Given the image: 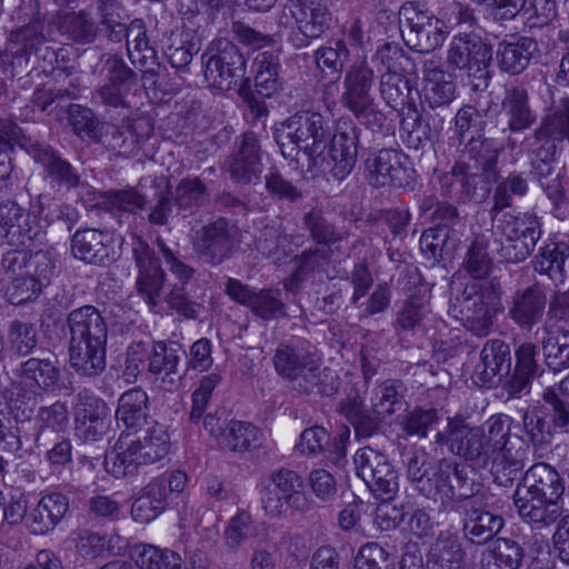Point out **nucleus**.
<instances>
[{
	"mask_svg": "<svg viewBox=\"0 0 569 569\" xmlns=\"http://www.w3.org/2000/svg\"><path fill=\"white\" fill-rule=\"evenodd\" d=\"M546 303L543 290L533 284L515 295L509 315L521 329L531 330L542 319Z\"/></svg>",
	"mask_w": 569,
	"mask_h": 569,
	"instance_id": "obj_35",
	"label": "nucleus"
},
{
	"mask_svg": "<svg viewBox=\"0 0 569 569\" xmlns=\"http://www.w3.org/2000/svg\"><path fill=\"white\" fill-rule=\"evenodd\" d=\"M134 561L140 569H182L178 553L151 545L137 548Z\"/></svg>",
	"mask_w": 569,
	"mask_h": 569,
	"instance_id": "obj_58",
	"label": "nucleus"
},
{
	"mask_svg": "<svg viewBox=\"0 0 569 569\" xmlns=\"http://www.w3.org/2000/svg\"><path fill=\"white\" fill-rule=\"evenodd\" d=\"M491 48L475 29L459 31L451 39L446 62L452 70L463 71L468 77L488 79Z\"/></svg>",
	"mask_w": 569,
	"mask_h": 569,
	"instance_id": "obj_9",
	"label": "nucleus"
},
{
	"mask_svg": "<svg viewBox=\"0 0 569 569\" xmlns=\"http://www.w3.org/2000/svg\"><path fill=\"white\" fill-rule=\"evenodd\" d=\"M376 74L366 59L356 60L346 70L343 77V92L341 103L347 109L356 104L372 100V89Z\"/></svg>",
	"mask_w": 569,
	"mask_h": 569,
	"instance_id": "obj_29",
	"label": "nucleus"
},
{
	"mask_svg": "<svg viewBox=\"0 0 569 569\" xmlns=\"http://www.w3.org/2000/svg\"><path fill=\"white\" fill-rule=\"evenodd\" d=\"M37 391L22 381H11L2 389L3 406L17 425H29L38 405Z\"/></svg>",
	"mask_w": 569,
	"mask_h": 569,
	"instance_id": "obj_40",
	"label": "nucleus"
},
{
	"mask_svg": "<svg viewBox=\"0 0 569 569\" xmlns=\"http://www.w3.org/2000/svg\"><path fill=\"white\" fill-rule=\"evenodd\" d=\"M500 416L490 417L481 426H470L460 416L448 417L447 425L435 436V443L477 468H488L493 460V446L498 441Z\"/></svg>",
	"mask_w": 569,
	"mask_h": 569,
	"instance_id": "obj_3",
	"label": "nucleus"
},
{
	"mask_svg": "<svg viewBox=\"0 0 569 569\" xmlns=\"http://www.w3.org/2000/svg\"><path fill=\"white\" fill-rule=\"evenodd\" d=\"M353 462L357 476L377 498L389 500L398 492V472L385 453L366 446L357 450Z\"/></svg>",
	"mask_w": 569,
	"mask_h": 569,
	"instance_id": "obj_10",
	"label": "nucleus"
},
{
	"mask_svg": "<svg viewBox=\"0 0 569 569\" xmlns=\"http://www.w3.org/2000/svg\"><path fill=\"white\" fill-rule=\"evenodd\" d=\"M368 182L376 187L395 186L398 188L408 183L409 174L402 163V156L393 149H381L370 154L366 160Z\"/></svg>",
	"mask_w": 569,
	"mask_h": 569,
	"instance_id": "obj_22",
	"label": "nucleus"
},
{
	"mask_svg": "<svg viewBox=\"0 0 569 569\" xmlns=\"http://www.w3.org/2000/svg\"><path fill=\"white\" fill-rule=\"evenodd\" d=\"M405 392L406 387L400 380H387L377 388L373 408L388 416L405 411Z\"/></svg>",
	"mask_w": 569,
	"mask_h": 569,
	"instance_id": "obj_59",
	"label": "nucleus"
},
{
	"mask_svg": "<svg viewBox=\"0 0 569 569\" xmlns=\"http://www.w3.org/2000/svg\"><path fill=\"white\" fill-rule=\"evenodd\" d=\"M73 420L78 439L83 442H98L110 429V409L102 399L81 391L73 398Z\"/></svg>",
	"mask_w": 569,
	"mask_h": 569,
	"instance_id": "obj_14",
	"label": "nucleus"
},
{
	"mask_svg": "<svg viewBox=\"0 0 569 569\" xmlns=\"http://www.w3.org/2000/svg\"><path fill=\"white\" fill-rule=\"evenodd\" d=\"M67 405L60 401L51 406L40 407L34 418L37 431L31 437L38 449L48 448V438L50 435H58L68 423Z\"/></svg>",
	"mask_w": 569,
	"mask_h": 569,
	"instance_id": "obj_45",
	"label": "nucleus"
},
{
	"mask_svg": "<svg viewBox=\"0 0 569 569\" xmlns=\"http://www.w3.org/2000/svg\"><path fill=\"white\" fill-rule=\"evenodd\" d=\"M16 375L26 386L43 392L59 388L61 371L57 357L50 351H41L20 362Z\"/></svg>",
	"mask_w": 569,
	"mask_h": 569,
	"instance_id": "obj_17",
	"label": "nucleus"
},
{
	"mask_svg": "<svg viewBox=\"0 0 569 569\" xmlns=\"http://www.w3.org/2000/svg\"><path fill=\"white\" fill-rule=\"evenodd\" d=\"M58 28L62 34L80 43L92 42L97 29L94 22L84 12H71L59 16Z\"/></svg>",
	"mask_w": 569,
	"mask_h": 569,
	"instance_id": "obj_60",
	"label": "nucleus"
},
{
	"mask_svg": "<svg viewBox=\"0 0 569 569\" xmlns=\"http://www.w3.org/2000/svg\"><path fill=\"white\" fill-rule=\"evenodd\" d=\"M291 14L298 30L307 39L319 38L329 27L331 20V13L327 6L319 1L295 3Z\"/></svg>",
	"mask_w": 569,
	"mask_h": 569,
	"instance_id": "obj_42",
	"label": "nucleus"
},
{
	"mask_svg": "<svg viewBox=\"0 0 569 569\" xmlns=\"http://www.w3.org/2000/svg\"><path fill=\"white\" fill-rule=\"evenodd\" d=\"M563 492L565 483L559 472L546 462H538L525 472L513 495L562 500Z\"/></svg>",
	"mask_w": 569,
	"mask_h": 569,
	"instance_id": "obj_20",
	"label": "nucleus"
},
{
	"mask_svg": "<svg viewBox=\"0 0 569 569\" xmlns=\"http://www.w3.org/2000/svg\"><path fill=\"white\" fill-rule=\"evenodd\" d=\"M237 236L238 230L233 226H229L224 219H218L197 232V242L202 249H230L238 243Z\"/></svg>",
	"mask_w": 569,
	"mask_h": 569,
	"instance_id": "obj_56",
	"label": "nucleus"
},
{
	"mask_svg": "<svg viewBox=\"0 0 569 569\" xmlns=\"http://www.w3.org/2000/svg\"><path fill=\"white\" fill-rule=\"evenodd\" d=\"M503 526L505 520L500 515L492 513L473 502L465 505L462 532L469 542L478 546L492 542Z\"/></svg>",
	"mask_w": 569,
	"mask_h": 569,
	"instance_id": "obj_24",
	"label": "nucleus"
},
{
	"mask_svg": "<svg viewBox=\"0 0 569 569\" xmlns=\"http://www.w3.org/2000/svg\"><path fill=\"white\" fill-rule=\"evenodd\" d=\"M353 569H396V561L380 545L368 542L358 550Z\"/></svg>",
	"mask_w": 569,
	"mask_h": 569,
	"instance_id": "obj_64",
	"label": "nucleus"
},
{
	"mask_svg": "<svg viewBox=\"0 0 569 569\" xmlns=\"http://www.w3.org/2000/svg\"><path fill=\"white\" fill-rule=\"evenodd\" d=\"M481 362L477 369L479 379L489 388L508 379L511 372V351L508 343L500 339L488 340L480 353Z\"/></svg>",
	"mask_w": 569,
	"mask_h": 569,
	"instance_id": "obj_25",
	"label": "nucleus"
},
{
	"mask_svg": "<svg viewBox=\"0 0 569 569\" xmlns=\"http://www.w3.org/2000/svg\"><path fill=\"white\" fill-rule=\"evenodd\" d=\"M162 252L169 271L177 278V282L171 284L170 292L167 296V303L180 316L194 320L198 317L200 305L191 300L187 292V284L193 278L194 270L178 260L172 251Z\"/></svg>",
	"mask_w": 569,
	"mask_h": 569,
	"instance_id": "obj_23",
	"label": "nucleus"
},
{
	"mask_svg": "<svg viewBox=\"0 0 569 569\" xmlns=\"http://www.w3.org/2000/svg\"><path fill=\"white\" fill-rule=\"evenodd\" d=\"M531 138V157L556 160L569 143V97L560 98L545 110Z\"/></svg>",
	"mask_w": 569,
	"mask_h": 569,
	"instance_id": "obj_6",
	"label": "nucleus"
},
{
	"mask_svg": "<svg viewBox=\"0 0 569 569\" xmlns=\"http://www.w3.org/2000/svg\"><path fill=\"white\" fill-rule=\"evenodd\" d=\"M69 328V363L81 377L100 376L107 366V323L93 306L72 310L67 318Z\"/></svg>",
	"mask_w": 569,
	"mask_h": 569,
	"instance_id": "obj_1",
	"label": "nucleus"
},
{
	"mask_svg": "<svg viewBox=\"0 0 569 569\" xmlns=\"http://www.w3.org/2000/svg\"><path fill=\"white\" fill-rule=\"evenodd\" d=\"M68 120L73 132L81 139H89L93 142L101 140L103 126L91 109L73 104L69 109Z\"/></svg>",
	"mask_w": 569,
	"mask_h": 569,
	"instance_id": "obj_62",
	"label": "nucleus"
},
{
	"mask_svg": "<svg viewBox=\"0 0 569 569\" xmlns=\"http://www.w3.org/2000/svg\"><path fill=\"white\" fill-rule=\"evenodd\" d=\"M148 412L149 397L140 387L124 391L118 399L116 417L128 429L138 428L143 425Z\"/></svg>",
	"mask_w": 569,
	"mask_h": 569,
	"instance_id": "obj_46",
	"label": "nucleus"
},
{
	"mask_svg": "<svg viewBox=\"0 0 569 569\" xmlns=\"http://www.w3.org/2000/svg\"><path fill=\"white\" fill-rule=\"evenodd\" d=\"M261 432L250 422L230 420L219 446L233 452H243L261 446Z\"/></svg>",
	"mask_w": 569,
	"mask_h": 569,
	"instance_id": "obj_50",
	"label": "nucleus"
},
{
	"mask_svg": "<svg viewBox=\"0 0 569 569\" xmlns=\"http://www.w3.org/2000/svg\"><path fill=\"white\" fill-rule=\"evenodd\" d=\"M536 356L537 346L532 342H523L516 349V365L505 382V389L509 397L519 398L521 395L530 392L532 381L539 371Z\"/></svg>",
	"mask_w": 569,
	"mask_h": 569,
	"instance_id": "obj_28",
	"label": "nucleus"
},
{
	"mask_svg": "<svg viewBox=\"0 0 569 569\" xmlns=\"http://www.w3.org/2000/svg\"><path fill=\"white\" fill-rule=\"evenodd\" d=\"M539 53L538 42L533 38L520 37L515 41L503 40L498 43L497 61L502 72L517 76L523 72Z\"/></svg>",
	"mask_w": 569,
	"mask_h": 569,
	"instance_id": "obj_31",
	"label": "nucleus"
},
{
	"mask_svg": "<svg viewBox=\"0 0 569 569\" xmlns=\"http://www.w3.org/2000/svg\"><path fill=\"white\" fill-rule=\"evenodd\" d=\"M461 315L463 326L468 331L477 337L489 335L492 326V317L489 305L483 300V296H468L461 303Z\"/></svg>",
	"mask_w": 569,
	"mask_h": 569,
	"instance_id": "obj_52",
	"label": "nucleus"
},
{
	"mask_svg": "<svg viewBox=\"0 0 569 569\" xmlns=\"http://www.w3.org/2000/svg\"><path fill=\"white\" fill-rule=\"evenodd\" d=\"M526 442L532 445L535 450L547 448L557 433L548 420V413L541 408L526 409L521 416Z\"/></svg>",
	"mask_w": 569,
	"mask_h": 569,
	"instance_id": "obj_49",
	"label": "nucleus"
},
{
	"mask_svg": "<svg viewBox=\"0 0 569 569\" xmlns=\"http://www.w3.org/2000/svg\"><path fill=\"white\" fill-rule=\"evenodd\" d=\"M527 179L518 172L509 173L501 180L493 192L492 207L489 210L492 220L498 219V216L507 208L512 207L513 197H523L528 192Z\"/></svg>",
	"mask_w": 569,
	"mask_h": 569,
	"instance_id": "obj_55",
	"label": "nucleus"
},
{
	"mask_svg": "<svg viewBox=\"0 0 569 569\" xmlns=\"http://www.w3.org/2000/svg\"><path fill=\"white\" fill-rule=\"evenodd\" d=\"M329 136V122L320 112L300 111L281 123L276 131V141L286 159H296L299 152L308 157V167L323 160Z\"/></svg>",
	"mask_w": 569,
	"mask_h": 569,
	"instance_id": "obj_4",
	"label": "nucleus"
},
{
	"mask_svg": "<svg viewBox=\"0 0 569 569\" xmlns=\"http://www.w3.org/2000/svg\"><path fill=\"white\" fill-rule=\"evenodd\" d=\"M338 412L352 425L357 439H369L381 431V412L376 408L366 409L358 395L341 400Z\"/></svg>",
	"mask_w": 569,
	"mask_h": 569,
	"instance_id": "obj_36",
	"label": "nucleus"
},
{
	"mask_svg": "<svg viewBox=\"0 0 569 569\" xmlns=\"http://www.w3.org/2000/svg\"><path fill=\"white\" fill-rule=\"evenodd\" d=\"M33 159L43 168L46 177L50 179L53 186L67 190L79 186L80 174L77 169L63 159L58 151L51 148H40L34 150Z\"/></svg>",
	"mask_w": 569,
	"mask_h": 569,
	"instance_id": "obj_37",
	"label": "nucleus"
},
{
	"mask_svg": "<svg viewBox=\"0 0 569 569\" xmlns=\"http://www.w3.org/2000/svg\"><path fill=\"white\" fill-rule=\"evenodd\" d=\"M226 170L237 183L249 184L262 172L260 146L253 132H244L234 141V149L227 158Z\"/></svg>",
	"mask_w": 569,
	"mask_h": 569,
	"instance_id": "obj_16",
	"label": "nucleus"
},
{
	"mask_svg": "<svg viewBox=\"0 0 569 569\" xmlns=\"http://www.w3.org/2000/svg\"><path fill=\"white\" fill-rule=\"evenodd\" d=\"M348 56L349 49L341 39H337L328 46L320 47L313 54L318 69L336 78L341 76Z\"/></svg>",
	"mask_w": 569,
	"mask_h": 569,
	"instance_id": "obj_61",
	"label": "nucleus"
},
{
	"mask_svg": "<svg viewBox=\"0 0 569 569\" xmlns=\"http://www.w3.org/2000/svg\"><path fill=\"white\" fill-rule=\"evenodd\" d=\"M273 366L277 373L290 381L299 393L331 397L339 390L338 373L330 368H321L320 359L303 342L280 343L273 356Z\"/></svg>",
	"mask_w": 569,
	"mask_h": 569,
	"instance_id": "obj_2",
	"label": "nucleus"
},
{
	"mask_svg": "<svg viewBox=\"0 0 569 569\" xmlns=\"http://www.w3.org/2000/svg\"><path fill=\"white\" fill-rule=\"evenodd\" d=\"M546 365L553 371L569 367V329L543 326L536 332Z\"/></svg>",
	"mask_w": 569,
	"mask_h": 569,
	"instance_id": "obj_39",
	"label": "nucleus"
},
{
	"mask_svg": "<svg viewBox=\"0 0 569 569\" xmlns=\"http://www.w3.org/2000/svg\"><path fill=\"white\" fill-rule=\"evenodd\" d=\"M423 97L430 108L449 106L456 99V83L433 60L423 63Z\"/></svg>",
	"mask_w": 569,
	"mask_h": 569,
	"instance_id": "obj_34",
	"label": "nucleus"
},
{
	"mask_svg": "<svg viewBox=\"0 0 569 569\" xmlns=\"http://www.w3.org/2000/svg\"><path fill=\"white\" fill-rule=\"evenodd\" d=\"M39 335L36 323L14 319L7 329V346L11 356L27 358L37 353Z\"/></svg>",
	"mask_w": 569,
	"mask_h": 569,
	"instance_id": "obj_47",
	"label": "nucleus"
},
{
	"mask_svg": "<svg viewBox=\"0 0 569 569\" xmlns=\"http://www.w3.org/2000/svg\"><path fill=\"white\" fill-rule=\"evenodd\" d=\"M499 173L487 176L471 167L465 160L457 161L449 172L440 179L441 193L447 197H456L461 201H485L491 192V187L499 179Z\"/></svg>",
	"mask_w": 569,
	"mask_h": 569,
	"instance_id": "obj_11",
	"label": "nucleus"
},
{
	"mask_svg": "<svg viewBox=\"0 0 569 569\" xmlns=\"http://www.w3.org/2000/svg\"><path fill=\"white\" fill-rule=\"evenodd\" d=\"M103 70L107 72V82L96 89L94 98L108 107H126L124 98L129 90L128 82L133 78L134 72L126 64L122 58L117 56L107 59Z\"/></svg>",
	"mask_w": 569,
	"mask_h": 569,
	"instance_id": "obj_26",
	"label": "nucleus"
},
{
	"mask_svg": "<svg viewBox=\"0 0 569 569\" xmlns=\"http://www.w3.org/2000/svg\"><path fill=\"white\" fill-rule=\"evenodd\" d=\"M134 259L139 268L137 290L149 306L156 307L166 280L160 258L154 251H134Z\"/></svg>",
	"mask_w": 569,
	"mask_h": 569,
	"instance_id": "obj_30",
	"label": "nucleus"
},
{
	"mask_svg": "<svg viewBox=\"0 0 569 569\" xmlns=\"http://www.w3.org/2000/svg\"><path fill=\"white\" fill-rule=\"evenodd\" d=\"M147 201L136 189L109 190L100 193L98 206L112 213L133 212L143 209Z\"/></svg>",
	"mask_w": 569,
	"mask_h": 569,
	"instance_id": "obj_57",
	"label": "nucleus"
},
{
	"mask_svg": "<svg viewBox=\"0 0 569 569\" xmlns=\"http://www.w3.org/2000/svg\"><path fill=\"white\" fill-rule=\"evenodd\" d=\"M379 93L388 107L395 110L402 107L400 130L407 132L409 139L416 142V148L432 139L430 126L422 121L417 103L420 94L411 79L395 72H383L379 78Z\"/></svg>",
	"mask_w": 569,
	"mask_h": 569,
	"instance_id": "obj_5",
	"label": "nucleus"
},
{
	"mask_svg": "<svg viewBox=\"0 0 569 569\" xmlns=\"http://www.w3.org/2000/svg\"><path fill=\"white\" fill-rule=\"evenodd\" d=\"M253 66L257 93L261 97H271L279 89V57L272 51H263L254 58Z\"/></svg>",
	"mask_w": 569,
	"mask_h": 569,
	"instance_id": "obj_54",
	"label": "nucleus"
},
{
	"mask_svg": "<svg viewBox=\"0 0 569 569\" xmlns=\"http://www.w3.org/2000/svg\"><path fill=\"white\" fill-rule=\"evenodd\" d=\"M399 14L402 39L409 48L427 53L445 42L448 28L432 12L420 9L415 2H407Z\"/></svg>",
	"mask_w": 569,
	"mask_h": 569,
	"instance_id": "obj_7",
	"label": "nucleus"
},
{
	"mask_svg": "<svg viewBox=\"0 0 569 569\" xmlns=\"http://www.w3.org/2000/svg\"><path fill=\"white\" fill-rule=\"evenodd\" d=\"M461 146V157L468 160L471 167L486 171L489 177L493 173L500 174L498 159L501 147L493 139L483 134L470 136Z\"/></svg>",
	"mask_w": 569,
	"mask_h": 569,
	"instance_id": "obj_38",
	"label": "nucleus"
},
{
	"mask_svg": "<svg viewBox=\"0 0 569 569\" xmlns=\"http://www.w3.org/2000/svg\"><path fill=\"white\" fill-rule=\"evenodd\" d=\"M500 113L506 122L502 132L522 133L529 130L538 119L537 110L531 106L529 92L522 86L505 90Z\"/></svg>",
	"mask_w": 569,
	"mask_h": 569,
	"instance_id": "obj_21",
	"label": "nucleus"
},
{
	"mask_svg": "<svg viewBox=\"0 0 569 569\" xmlns=\"http://www.w3.org/2000/svg\"><path fill=\"white\" fill-rule=\"evenodd\" d=\"M183 356L186 352L176 342L153 343L147 369L160 380L162 389L173 391L180 386L184 371L179 368V365Z\"/></svg>",
	"mask_w": 569,
	"mask_h": 569,
	"instance_id": "obj_19",
	"label": "nucleus"
},
{
	"mask_svg": "<svg viewBox=\"0 0 569 569\" xmlns=\"http://www.w3.org/2000/svg\"><path fill=\"white\" fill-rule=\"evenodd\" d=\"M543 400L547 407L541 408L548 413V420L556 432L569 431V397L557 392L553 389H547L543 392Z\"/></svg>",
	"mask_w": 569,
	"mask_h": 569,
	"instance_id": "obj_63",
	"label": "nucleus"
},
{
	"mask_svg": "<svg viewBox=\"0 0 569 569\" xmlns=\"http://www.w3.org/2000/svg\"><path fill=\"white\" fill-rule=\"evenodd\" d=\"M407 478L415 486V489L426 498L433 497L435 475L429 477L431 459L423 448L413 449L408 452Z\"/></svg>",
	"mask_w": 569,
	"mask_h": 569,
	"instance_id": "obj_53",
	"label": "nucleus"
},
{
	"mask_svg": "<svg viewBox=\"0 0 569 569\" xmlns=\"http://www.w3.org/2000/svg\"><path fill=\"white\" fill-rule=\"evenodd\" d=\"M511 419L500 416L498 421V436L500 438L493 446V460L490 462V471L495 481L501 486L511 483L517 473L525 467L528 459L529 445L518 436H511Z\"/></svg>",
	"mask_w": 569,
	"mask_h": 569,
	"instance_id": "obj_8",
	"label": "nucleus"
},
{
	"mask_svg": "<svg viewBox=\"0 0 569 569\" xmlns=\"http://www.w3.org/2000/svg\"><path fill=\"white\" fill-rule=\"evenodd\" d=\"M69 510V498L60 492L44 495L28 516V527L33 535L52 531Z\"/></svg>",
	"mask_w": 569,
	"mask_h": 569,
	"instance_id": "obj_33",
	"label": "nucleus"
},
{
	"mask_svg": "<svg viewBox=\"0 0 569 569\" xmlns=\"http://www.w3.org/2000/svg\"><path fill=\"white\" fill-rule=\"evenodd\" d=\"M463 549L459 538L442 531L427 555V569H462Z\"/></svg>",
	"mask_w": 569,
	"mask_h": 569,
	"instance_id": "obj_44",
	"label": "nucleus"
},
{
	"mask_svg": "<svg viewBox=\"0 0 569 569\" xmlns=\"http://www.w3.org/2000/svg\"><path fill=\"white\" fill-rule=\"evenodd\" d=\"M139 456L131 440L120 438L113 451L106 456V469L116 478L133 477L146 465Z\"/></svg>",
	"mask_w": 569,
	"mask_h": 569,
	"instance_id": "obj_48",
	"label": "nucleus"
},
{
	"mask_svg": "<svg viewBox=\"0 0 569 569\" xmlns=\"http://www.w3.org/2000/svg\"><path fill=\"white\" fill-rule=\"evenodd\" d=\"M512 500L519 517L533 529H547L562 518L561 499L529 498L513 495Z\"/></svg>",
	"mask_w": 569,
	"mask_h": 569,
	"instance_id": "obj_27",
	"label": "nucleus"
},
{
	"mask_svg": "<svg viewBox=\"0 0 569 569\" xmlns=\"http://www.w3.org/2000/svg\"><path fill=\"white\" fill-rule=\"evenodd\" d=\"M552 161L532 157V172L551 202V213L559 220H566L569 217V199L565 194L562 177L555 172Z\"/></svg>",
	"mask_w": 569,
	"mask_h": 569,
	"instance_id": "obj_32",
	"label": "nucleus"
},
{
	"mask_svg": "<svg viewBox=\"0 0 569 569\" xmlns=\"http://www.w3.org/2000/svg\"><path fill=\"white\" fill-rule=\"evenodd\" d=\"M204 80L208 86L228 91L244 76V60L239 49L228 40H219L217 52L203 53Z\"/></svg>",
	"mask_w": 569,
	"mask_h": 569,
	"instance_id": "obj_13",
	"label": "nucleus"
},
{
	"mask_svg": "<svg viewBox=\"0 0 569 569\" xmlns=\"http://www.w3.org/2000/svg\"><path fill=\"white\" fill-rule=\"evenodd\" d=\"M360 129L348 118L337 121L330 143V172L339 181L346 179L355 168L359 148Z\"/></svg>",
	"mask_w": 569,
	"mask_h": 569,
	"instance_id": "obj_15",
	"label": "nucleus"
},
{
	"mask_svg": "<svg viewBox=\"0 0 569 569\" xmlns=\"http://www.w3.org/2000/svg\"><path fill=\"white\" fill-rule=\"evenodd\" d=\"M525 557L521 543L512 538H497L481 553L482 569H519Z\"/></svg>",
	"mask_w": 569,
	"mask_h": 569,
	"instance_id": "obj_41",
	"label": "nucleus"
},
{
	"mask_svg": "<svg viewBox=\"0 0 569 569\" xmlns=\"http://www.w3.org/2000/svg\"><path fill=\"white\" fill-rule=\"evenodd\" d=\"M476 492V482L469 476L468 467L446 458L438 461L433 480V497L440 493L451 500H468Z\"/></svg>",
	"mask_w": 569,
	"mask_h": 569,
	"instance_id": "obj_18",
	"label": "nucleus"
},
{
	"mask_svg": "<svg viewBox=\"0 0 569 569\" xmlns=\"http://www.w3.org/2000/svg\"><path fill=\"white\" fill-rule=\"evenodd\" d=\"M131 442L146 465L161 460L169 451V435L159 423H154L141 436L131 439Z\"/></svg>",
	"mask_w": 569,
	"mask_h": 569,
	"instance_id": "obj_51",
	"label": "nucleus"
},
{
	"mask_svg": "<svg viewBox=\"0 0 569 569\" xmlns=\"http://www.w3.org/2000/svg\"><path fill=\"white\" fill-rule=\"evenodd\" d=\"M167 480L157 478L144 488L131 506L134 521L148 523L162 513L167 506Z\"/></svg>",
	"mask_w": 569,
	"mask_h": 569,
	"instance_id": "obj_43",
	"label": "nucleus"
},
{
	"mask_svg": "<svg viewBox=\"0 0 569 569\" xmlns=\"http://www.w3.org/2000/svg\"><path fill=\"white\" fill-rule=\"evenodd\" d=\"M263 510L270 517H278L286 506L295 510H305L303 480L293 470L279 469L269 476L268 483L261 490Z\"/></svg>",
	"mask_w": 569,
	"mask_h": 569,
	"instance_id": "obj_12",
	"label": "nucleus"
}]
</instances>
